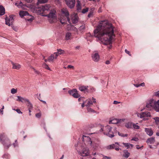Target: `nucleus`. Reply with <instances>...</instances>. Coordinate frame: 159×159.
<instances>
[{
  "label": "nucleus",
  "instance_id": "obj_1",
  "mask_svg": "<svg viewBox=\"0 0 159 159\" xmlns=\"http://www.w3.org/2000/svg\"><path fill=\"white\" fill-rule=\"evenodd\" d=\"M114 32V27L111 24L109 23L107 20H102L94 30V34L104 44L110 45L108 48L111 49V41L115 37Z\"/></svg>",
  "mask_w": 159,
  "mask_h": 159
},
{
  "label": "nucleus",
  "instance_id": "obj_2",
  "mask_svg": "<svg viewBox=\"0 0 159 159\" xmlns=\"http://www.w3.org/2000/svg\"><path fill=\"white\" fill-rule=\"evenodd\" d=\"M100 131L103 132L104 135L111 138L115 136L117 132L116 128H113L108 125L101 128Z\"/></svg>",
  "mask_w": 159,
  "mask_h": 159
},
{
  "label": "nucleus",
  "instance_id": "obj_3",
  "mask_svg": "<svg viewBox=\"0 0 159 159\" xmlns=\"http://www.w3.org/2000/svg\"><path fill=\"white\" fill-rule=\"evenodd\" d=\"M82 150H78L77 149L78 152L80 155L83 157H86L89 156L90 154V150L89 148L87 147H81Z\"/></svg>",
  "mask_w": 159,
  "mask_h": 159
},
{
  "label": "nucleus",
  "instance_id": "obj_4",
  "mask_svg": "<svg viewBox=\"0 0 159 159\" xmlns=\"http://www.w3.org/2000/svg\"><path fill=\"white\" fill-rule=\"evenodd\" d=\"M56 11L54 10H51V11L48 14L45 15V16H47L49 18V20L50 23H52L53 21L52 19H54L56 18V16L55 14Z\"/></svg>",
  "mask_w": 159,
  "mask_h": 159
},
{
  "label": "nucleus",
  "instance_id": "obj_5",
  "mask_svg": "<svg viewBox=\"0 0 159 159\" xmlns=\"http://www.w3.org/2000/svg\"><path fill=\"white\" fill-rule=\"evenodd\" d=\"M1 143L4 146V148L7 149H8L11 145L9 139L6 137Z\"/></svg>",
  "mask_w": 159,
  "mask_h": 159
},
{
  "label": "nucleus",
  "instance_id": "obj_6",
  "mask_svg": "<svg viewBox=\"0 0 159 159\" xmlns=\"http://www.w3.org/2000/svg\"><path fill=\"white\" fill-rule=\"evenodd\" d=\"M155 101L153 99L151 100L147 103L146 107L148 110H151L154 109Z\"/></svg>",
  "mask_w": 159,
  "mask_h": 159
},
{
  "label": "nucleus",
  "instance_id": "obj_7",
  "mask_svg": "<svg viewBox=\"0 0 159 159\" xmlns=\"http://www.w3.org/2000/svg\"><path fill=\"white\" fill-rule=\"evenodd\" d=\"M51 8V7L50 5L46 4L44 5H42L40 7H39L38 11L40 12H43L46 11L50 10Z\"/></svg>",
  "mask_w": 159,
  "mask_h": 159
},
{
  "label": "nucleus",
  "instance_id": "obj_8",
  "mask_svg": "<svg viewBox=\"0 0 159 159\" xmlns=\"http://www.w3.org/2000/svg\"><path fill=\"white\" fill-rule=\"evenodd\" d=\"M119 144L118 143L116 142L115 144L110 145L107 146V148L108 149H115L117 151H118L120 149L119 148Z\"/></svg>",
  "mask_w": 159,
  "mask_h": 159
},
{
  "label": "nucleus",
  "instance_id": "obj_9",
  "mask_svg": "<svg viewBox=\"0 0 159 159\" xmlns=\"http://www.w3.org/2000/svg\"><path fill=\"white\" fill-rule=\"evenodd\" d=\"M65 1L66 5L70 8H72L74 7L75 0H65Z\"/></svg>",
  "mask_w": 159,
  "mask_h": 159
},
{
  "label": "nucleus",
  "instance_id": "obj_10",
  "mask_svg": "<svg viewBox=\"0 0 159 159\" xmlns=\"http://www.w3.org/2000/svg\"><path fill=\"white\" fill-rule=\"evenodd\" d=\"M13 16L12 15L10 16L9 18L6 17L5 19L6 24L9 26L11 25L13 27V25L11 23L13 21Z\"/></svg>",
  "mask_w": 159,
  "mask_h": 159
},
{
  "label": "nucleus",
  "instance_id": "obj_11",
  "mask_svg": "<svg viewBox=\"0 0 159 159\" xmlns=\"http://www.w3.org/2000/svg\"><path fill=\"white\" fill-rule=\"evenodd\" d=\"M91 57L93 61L95 62H98L100 59V56L98 53L94 52L91 55Z\"/></svg>",
  "mask_w": 159,
  "mask_h": 159
},
{
  "label": "nucleus",
  "instance_id": "obj_12",
  "mask_svg": "<svg viewBox=\"0 0 159 159\" xmlns=\"http://www.w3.org/2000/svg\"><path fill=\"white\" fill-rule=\"evenodd\" d=\"M87 102V104L85 105V106L88 107L91 106L93 104V103H95L96 102V99L92 98V99H89L85 101V102Z\"/></svg>",
  "mask_w": 159,
  "mask_h": 159
},
{
  "label": "nucleus",
  "instance_id": "obj_13",
  "mask_svg": "<svg viewBox=\"0 0 159 159\" xmlns=\"http://www.w3.org/2000/svg\"><path fill=\"white\" fill-rule=\"evenodd\" d=\"M88 86L84 85H80L79 86V89L81 91L85 93V92H89Z\"/></svg>",
  "mask_w": 159,
  "mask_h": 159
},
{
  "label": "nucleus",
  "instance_id": "obj_14",
  "mask_svg": "<svg viewBox=\"0 0 159 159\" xmlns=\"http://www.w3.org/2000/svg\"><path fill=\"white\" fill-rule=\"evenodd\" d=\"M71 18L73 24H75L78 21V17L77 14H74L71 16Z\"/></svg>",
  "mask_w": 159,
  "mask_h": 159
},
{
  "label": "nucleus",
  "instance_id": "obj_15",
  "mask_svg": "<svg viewBox=\"0 0 159 159\" xmlns=\"http://www.w3.org/2000/svg\"><path fill=\"white\" fill-rule=\"evenodd\" d=\"M61 11L62 13L64 14L67 18V21L69 23H70V19L69 16V14L67 10L65 9H63Z\"/></svg>",
  "mask_w": 159,
  "mask_h": 159
},
{
  "label": "nucleus",
  "instance_id": "obj_16",
  "mask_svg": "<svg viewBox=\"0 0 159 159\" xmlns=\"http://www.w3.org/2000/svg\"><path fill=\"white\" fill-rule=\"evenodd\" d=\"M82 140L84 141L85 140L87 141L88 143L90 145H92L93 144V142L91 141V139L89 136H86L83 135L82 137Z\"/></svg>",
  "mask_w": 159,
  "mask_h": 159
},
{
  "label": "nucleus",
  "instance_id": "obj_17",
  "mask_svg": "<svg viewBox=\"0 0 159 159\" xmlns=\"http://www.w3.org/2000/svg\"><path fill=\"white\" fill-rule=\"evenodd\" d=\"M139 116L141 118L145 117H150L151 116V114L150 112H143L140 113Z\"/></svg>",
  "mask_w": 159,
  "mask_h": 159
},
{
  "label": "nucleus",
  "instance_id": "obj_18",
  "mask_svg": "<svg viewBox=\"0 0 159 159\" xmlns=\"http://www.w3.org/2000/svg\"><path fill=\"white\" fill-rule=\"evenodd\" d=\"M58 56V53L54 52L53 54H52L48 58V61H52L54 59H56L57 57Z\"/></svg>",
  "mask_w": 159,
  "mask_h": 159
},
{
  "label": "nucleus",
  "instance_id": "obj_19",
  "mask_svg": "<svg viewBox=\"0 0 159 159\" xmlns=\"http://www.w3.org/2000/svg\"><path fill=\"white\" fill-rule=\"evenodd\" d=\"M121 121H122V120L121 119L119 120L115 119L110 120L109 121V124H117L120 123Z\"/></svg>",
  "mask_w": 159,
  "mask_h": 159
},
{
  "label": "nucleus",
  "instance_id": "obj_20",
  "mask_svg": "<svg viewBox=\"0 0 159 159\" xmlns=\"http://www.w3.org/2000/svg\"><path fill=\"white\" fill-rule=\"evenodd\" d=\"M145 131L146 134L150 136H152L153 134V131L151 128H146L145 129Z\"/></svg>",
  "mask_w": 159,
  "mask_h": 159
},
{
  "label": "nucleus",
  "instance_id": "obj_21",
  "mask_svg": "<svg viewBox=\"0 0 159 159\" xmlns=\"http://www.w3.org/2000/svg\"><path fill=\"white\" fill-rule=\"evenodd\" d=\"M11 63L13 66V69L18 70L20 69L21 67L20 65L18 63H14L13 62H12Z\"/></svg>",
  "mask_w": 159,
  "mask_h": 159
},
{
  "label": "nucleus",
  "instance_id": "obj_22",
  "mask_svg": "<svg viewBox=\"0 0 159 159\" xmlns=\"http://www.w3.org/2000/svg\"><path fill=\"white\" fill-rule=\"evenodd\" d=\"M19 15L21 17H22L25 16H29V13L26 11H20L19 12Z\"/></svg>",
  "mask_w": 159,
  "mask_h": 159
},
{
  "label": "nucleus",
  "instance_id": "obj_23",
  "mask_svg": "<svg viewBox=\"0 0 159 159\" xmlns=\"http://www.w3.org/2000/svg\"><path fill=\"white\" fill-rule=\"evenodd\" d=\"M154 109L157 112H159V100L157 101H155Z\"/></svg>",
  "mask_w": 159,
  "mask_h": 159
},
{
  "label": "nucleus",
  "instance_id": "obj_24",
  "mask_svg": "<svg viewBox=\"0 0 159 159\" xmlns=\"http://www.w3.org/2000/svg\"><path fill=\"white\" fill-rule=\"evenodd\" d=\"M155 142L154 137H151L147 139L146 142L150 144L153 143Z\"/></svg>",
  "mask_w": 159,
  "mask_h": 159
},
{
  "label": "nucleus",
  "instance_id": "obj_25",
  "mask_svg": "<svg viewBox=\"0 0 159 159\" xmlns=\"http://www.w3.org/2000/svg\"><path fill=\"white\" fill-rule=\"evenodd\" d=\"M77 10L78 12H81V7L80 5V2L78 1L76 5Z\"/></svg>",
  "mask_w": 159,
  "mask_h": 159
},
{
  "label": "nucleus",
  "instance_id": "obj_26",
  "mask_svg": "<svg viewBox=\"0 0 159 159\" xmlns=\"http://www.w3.org/2000/svg\"><path fill=\"white\" fill-rule=\"evenodd\" d=\"M124 154L123 156L126 158H128L130 156V153L128 152L127 150H124L123 151Z\"/></svg>",
  "mask_w": 159,
  "mask_h": 159
},
{
  "label": "nucleus",
  "instance_id": "obj_27",
  "mask_svg": "<svg viewBox=\"0 0 159 159\" xmlns=\"http://www.w3.org/2000/svg\"><path fill=\"white\" fill-rule=\"evenodd\" d=\"M4 8L2 5L0 6V16L3 15L5 13Z\"/></svg>",
  "mask_w": 159,
  "mask_h": 159
},
{
  "label": "nucleus",
  "instance_id": "obj_28",
  "mask_svg": "<svg viewBox=\"0 0 159 159\" xmlns=\"http://www.w3.org/2000/svg\"><path fill=\"white\" fill-rule=\"evenodd\" d=\"M60 22L62 24H66L67 21V19L66 17H61L60 19Z\"/></svg>",
  "mask_w": 159,
  "mask_h": 159
},
{
  "label": "nucleus",
  "instance_id": "obj_29",
  "mask_svg": "<svg viewBox=\"0 0 159 159\" xmlns=\"http://www.w3.org/2000/svg\"><path fill=\"white\" fill-rule=\"evenodd\" d=\"M122 144L124 145V146L126 148H127V149H128L130 148V147L131 148H133L134 145L132 144H131L128 143H123Z\"/></svg>",
  "mask_w": 159,
  "mask_h": 159
},
{
  "label": "nucleus",
  "instance_id": "obj_30",
  "mask_svg": "<svg viewBox=\"0 0 159 159\" xmlns=\"http://www.w3.org/2000/svg\"><path fill=\"white\" fill-rule=\"evenodd\" d=\"M17 97L18 99H17L16 100L17 101H20L21 102H25V100L27 99L24 98L19 96H17Z\"/></svg>",
  "mask_w": 159,
  "mask_h": 159
},
{
  "label": "nucleus",
  "instance_id": "obj_31",
  "mask_svg": "<svg viewBox=\"0 0 159 159\" xmlns=\"http://www.w3.org/2000/svg\"><path fill=\"white\" fill-rule=\"evenodd\" d=\"M26 102L27 103L26 105L28 108H33V105L28 99H27V100H25V102Z\"/></svg>",
  "mask_w": 159,
  "mask_h": 159
},
{
  "label": "nucleus",
  "instance_id": "obj_32",
  "mask_svg": "<svg viewBox=\"0 0 159 159\" xmlns=\"http://www.w3.org/2000/svg\"><path fill=\"white\" fill-rule=\"evenodd\" d=\"M77 92V90L75 89H74L72 90L69 91L68 93L70 94V95L72 96L76 92Z\"/></svg>",
  "mask_w": 159,
  "mask_h": 159
},
{
  "label": "nucleus",
  "instance_id": "obj_33",
  "mask_svg": "<svg viewBox=\"0 0 159 159\" xmlns=\"http://www.w3.org/2000/svg\"><path fill=\"white\" fill-rule=\"evenodd\" d=\"M71 36V34L70 32H67L66 33L65 38L66 40H68L70 38Z\"/></svg>",
  "mask_w": 159,
  "mask_h": 159
},
{
  "label": "nucleus",
  "instance_id": "obj_34",
  "mask_svg": "<svg viewBox=\"0 0 159 159\" xmlns=\"http://www.w3.org/2000/svg\"><path fill=\"white\" fill-rule=\"evenodd\" d=\"M125 126L127 128H131L132 126V124L131 122H128L125 125Z\"/></svg>",
  "mask_w": 159,
  "mask_h": 159
},
{
  "label": "nucleus",
  "instance_id": "obj_35",
  "mask_svg": "<svg viewBox=\"0 0 159 159\" xmlns=\"http://www.w3.org/2000/svg\"><path fill=\"white\" fill-rule=\"evenodd\" d=\"M15 5L19 8H22L23 6H24V5L23 4L22 2L21 1L20 2V3L19 4L17 3H15Z\"/></svg>",
  "mask_w": 159,
  "mask_h": 159
},
{
  "label": "nucleus",
  "instance_id": "obj_36",
  "mask_svg": "<svg viewBox=\"0 0 159 159\" xmlns=\"http://www.w3.org/2000/svg\"><path fill=\"white\" fill-rule=\"evenodd\" d=\"M48 0H38L37 4H39V3H46L48 2Z\"/></svg>",
  "mask_w": 159,
  "mask_h": 159
},
{
  "label": "nucleus",
  "instance_id": "obj_37",
  "mask_svg": "<svg viewBox=\"0 0 159 159\" xmlns=\"http://www.w3.org/2000/svg\"><path fill=\"white\" fill-rule=\"evenodd\" d=\"M78 92L77 91V92H76L73 94V95H72L73 97L75 98H78L80 97V95L78 93Z\"/></svg>",
  "mask_w": 159,
  "mask_h": 159
},
{
  "label": "nucleus",
  "instance_id": "obj_38",
  "mask_svg": "<svg viewBox=\"0 0 159 159\" xmlns=\"http://www.w3.org/2000/svg\"><path fill=\"white\" fill-rule=\"evenodd\" d=\"M153 119L155 120V123L158 125L159 124V117H155L153 118Z\"/></svg>",
  "mask_w": 159,
  "mask_h": 159
},
{
  "label": "nucleus",
  "instance_id": "obj_39",
  "mask_svg": "<svg viewBox=\"0 0 159 159\" xmlns=\"http://www.w3.org/2000/svg\"><path fill=\"white\" fill-rule=\"evenodd\" d=\"M85 26L84 25H82L79 28V30L81 31H83L85 29Z\"/></svg>",
  "mask_w": 159,
  "mask_h": 159
},
{
  "label": "nucleus",
  "instance_id": "obj_40",
  "mask_svg": "<svg viewBox=\"0 0 159 159\" xmlns=\"http://www.w3.org/2000/svg\"><path fill=\"white\" fill-rule=\"evenodd\" d=\"M64 50H61V49H57V52H56L57 53H58V55L61 54L63 53L64 52Z\"/></svg>",
  "mask_w": 159,
  "mask_h": 159
},
{
  "label": "nucleus",
  "instance_id": "obj_41",
  "mask_svg": "<svg viewBox=\"0 0 159 159\" xmlns=\"http://www.w3.org/2000/svg\"><path fill=\"white\" fill-rule=\"evenodd\" d=\"M6 137V136L3 134H0V142H1Z\"/></svg>",
  "mask_w": 159,
  "mask_h": 159
},
{
  "label": "nucleus",
  "instance_id": "obj_42",
  "mask_svg": "<svg viewBox=\"0 0 159 159\" xmlns=\"http://www.w3.org/2000/svg\"><path fill=\"white\" fill-rule=\"evenodd\" d=\"M17 92V90L16 89L12 88L11 90V93L12 94H15Z\"/></svg>",
  "mask_w": 159,
  "mask_h": 159
},
{
  "label": "nucleus",
  "instance_id": "obj_43",
  "mask_svg": "<svg viewBox=\"0 0 159 159\" xmlns=\"http://www.w3.org/2000/svg\"><path fill=\"white\" fill-rule=\"evenodd\" d=\"M132 126H133L134 128L135 129H139L140 128L139 126L135 124H133Z\"/></svg>",
  "mask_w": 159,
  "mask_h": 159
},
{
  "label": "nucleus",
  "instance_id": "obj_44",
  "mask_svg": "<svg viewBox=\"0 0 159 159\" xmlns=\"http://www.w3.org/2000/svg\"><path fill=\"white\" fill-rule=\"evenodd\" d=\"M118 134L119 136H121V137H127L128 136L127 134H124L122 133H120L119 132H118Z\"/></svg>",
  "mask_w": 159,
  "mask_h": 159
},
{
  "label": "nucleus",
  "instance_id": "obj_45",
  "mask_svg": "<svg viewBox=\"0 0 159 159\" xmlns=\"http://www.w3.org/2000/svg\"><path fill=\"white\" fill-rule=\"evenodd\" d=\"M43 66L45 68L47 69L48 70H50V68L48 67V66L45 63H44L43 64Z\"/></svg>",
  "mask_w": 159,
  "mask_h": 159
},
{
  "label": "nucleus",
  "instance_id": "obj_46",
  "mask_svg": "<svg viewBox=\"0 0 159 159\" xmlns=\"http://www.w3.org/2000/svg\"><path fill=\"white\" fill-rule=\"evenodd\" d=\"M87 111L89 112H95V111L94 110L92 109L91 108L89 107H88L87 108Z\"/></svg>",
  "mask_w": 159,
  "mask_h": 159
},
{
  "label": "nucleus",
  "instance_id": "obj_47",
  "mask_svg": "<svg viewBox=\"0 0 159 159\" xmlns=\"http://www.w3.org/2000/svg\"><path fill=\"white\" fill-rule=\"evenodd\" d=\"M89 10V8H86L85 9H84L82 11V12L83 13H85L86 12H87V11H88Z\"/></svg>",
  "mask_w": 159,
  "mask_h": 159
},
{
  "label": "nucleus",
  "instance_id": "obj_48",
  "mask_svg": "<svg viewBox=\"0 0 159 159\" xmlns=\"http://www.w3.org/2000/svg\"><path fill=\"white\" fill-rule=\"evenodd\" d=\"M12 145L14 146V147H15L18 146L17 140H15V143L12 144Z\"/></svg>",
  "mask_w": 159,
  "mask_h": 159
},
{
  "label": "nucleus",
  "instance_id": "obj_49",
  "mask_svg": "<svg viewBox=\"0 0 159 159\" xmlns=\"http://www.w3.org/2000/svg\"><path fill=\"white\" fill-rule=\"evenodd\" d=\"M41 113H37L35 115L36 117H37L38 118H40L41 116Z\"/></svg>",
  "mask_w": 159,
  "mask_h": 159
},
{
  "label": "nucleus",
  "instance_id": "obj_50",
  "mask_svg": "<svg viewBox=\"0 0 159 159\" xmlns=\"http://www.w3.org/2000/svg\"><path fill=\"white\" fill-rule=\"evenodd\" d=\"M99 143L100 141L99 140H98V141L97 143H96L94 142H93V144H95V145L96 146V147L98 146Z\"/></svg>",
  "mask_w": 159,
  "mask_h": 159
},
{
  "label": "nucleus",
  "instance_id": "obj_51",
  "mask_svg": "<svg viewBox=\"0 0 159 159\" xmlns=\"http://www.w3.org/2000/svg\"><path fill=\"white\" fill-rule=\"evenodd\" d=\"M14 110H16L17 111V112L19 114H22V112H21V111H20V109H17L16 110L14 109Z\"/></svg>",
  "mask_w": 159,
  "mask_h": 159
},
{
  "label": "nucleus",
  "instance_id": "obj_52",
  "mask_svg": "<svg viewBox=\"0 0 159 159\" xmlns=\"http://www.w3.org/2000/svg\"><path fill=\"white\" fill-rule=\"evenodd\" d=\"M33 70H34V72L37 74L39 75L40 73V72L39 71L36 70V69H35V68H33Z\"/></svg>",
  "mask_w": 159,
  "mask_h": 159
},
{
  "label": "nucleus",
  "instance_id": "obj_53",
  "mask_svg": "<svg viewBox=\"0 0 159 159\" xmlns=\"http://www.w3.org/2000/svg\"><path fill=\"white\" fill-rule=\"evenodd\" d=\"M4 106H2V108L1 109H0V112L2 114H3V109H4Z\"/></svg>",
  "mask_w": 159,
  "mask_h": 159
},
{
  "label": "nucleus",
  "instance_id": "obj_54",
  "mask_svg": "<svg viewBox=\"0 0 159 159\" xmlns=\"http://www.w3.org/2000/svg\"><path fill=\"white\" fill-rule=\"evenodd\" d=\"M93 12L92 11H90L89 13L88 14V16L90 18L91 16L93 15Z\"/></svg>",
  "mask_w": 159,
  "mask_h": 159
},
{
  "label": "nucleus",
  "instance_id": "obj_55",
  "mask_svg": "<svg viewBox=\"0 0 159 159\" xmlns=\"http://www.w3.org/2000/svg\"><path fill=\"white\" fill-rule=\"evenodd\" d=\"M154 95L159 97V91L154 93Z\"/></svg>",
  "mask_w": 159,
  "mask_h": 159
},
{
  "label": "nucleus",
  "instance_id": "obj_56",
  "mask_svg": "<svg viewBox=\"0 0 159 159\" xmlns=\"http://www.w3.org/2000/svg\"><path fill=\"white\" fill-rule=\"evenodd\" d=\"M138 138H137L134 137L131 140H133L136 141H137L138 140Z\"/></svg>",
  "mask_w": 159,
  "mask_h": 159
},
{
  "label": "nucleus",
  "instance_id": "obj_57",
  "mask_svg": "<svg viewBox=\"0 0 159 159\" xmlns=\"http://www.w3.org/2000/svg\"><path fill=\"white\" fill-rule=\"evenodd\" d=\"M125 52L126 53L128 54L129 56H131V54L129 52V51L127 50V49H126L125 50Z\"/></svg>",
  "mask_w": 159,
  "mask_h": 159
},
{
  "label": "nucleus",
  "instance_id": "obj_58",
  "mask_svg": "<svg viewBox=\"0 0 159 159\" xmlns=\"http://www.w3.org/2000/svg\"><path fill=\"white\" fill-rule=\"evenodd\" d=\"M95 89L94 88L92 87L90 88V92L92 93L95 91Z\"/></svg>",
  "mask_w": 159,
  "mask_h": 159
},
{
  "label": "nucleus",
  "instance_id": "obj_59",
  "mask_svg": "<svg viewBox=\"0 0 159 159\" xmlns=\"http://www.w3.org/2000/svg\"><path fill=\"white\" fill-rule=\"evenodd\" d=\"M34 20L32 16L30 19H27V20L29 21H32Z\"/></svg>",
  "mask_w": 159,
  "mask_h": 159
},
{
  "label": "nucleus",
  "instance_id": "obj_60",
  "mask_svg": "<svg viewBox=\"0 0 159 159\" xmlns=\"http://www.w3.org/2000/svg\"><path fill=\"white\" fill-rule=\"evenodd\" d=\"M102 159H111V158L110 157L105 156L103 157Z\"/></svg>",
  "mask_w": 159,
  "mask_h": 159
},
{
  "label": "nucleus",
  "instance_id": "obj_61",
  "mask_svg": "<svg viewBox=\"0 0 159 159\" xmlns=\"http://www.w3.org/2000/svg\"><path fill=\"white\" fill-rule=\"evenodd\" d=\"M74 67L73 66L70 65H68L67 66V68H73Z\"/></svg>",
  "mask_w": 159,
  "mask_h": 159
},
{
  "label": "nucleus",
  "instance_id": "obj_62",
  "mask_svg": "<svg viewBox=\"0 0 159 159\" xmlns=\"http://www.w3.org/2000/svg\"><path fill=\"white\" fill-rule=\"evenodd\" d=\"M139 86H141L143 87L145 85V83L144 82H143L139 84Z\"/></svg>",
  "mask_w": 159,
  "mask_h": 159
},
{
  "label": "nucleus",
  "instance_id": "obj_63",
  "mask_svg": "<svg viewBox=\"0 0 159 159\" xmlns=\"http://www.w3.org/2000/svg\"><path fill=\"white\" fill-rule=\"evenodd\" d=\"M101 9H102L101 7H100V8H99V9L98 10V11L99 13H100L102 12Z\"/></svg>",
  "mask_w": 159,
  "mask_h": 159
},
{
  "label": "nucleus",
  "instance_id": "obj_64",
  "mask_svg": "<svg viewBox=\"0 0 159 159\" xmlns=\"http://www.w3.org/2000/svg\"><path fill=\"white\" fill-rule=\"evenodd\" d=\"M119 103V102L116 101H114L113 102V103L115 104H117Z\"/></svg>",
  "mask_w": 159,
  "mask_h": 159
}]
</instances>
